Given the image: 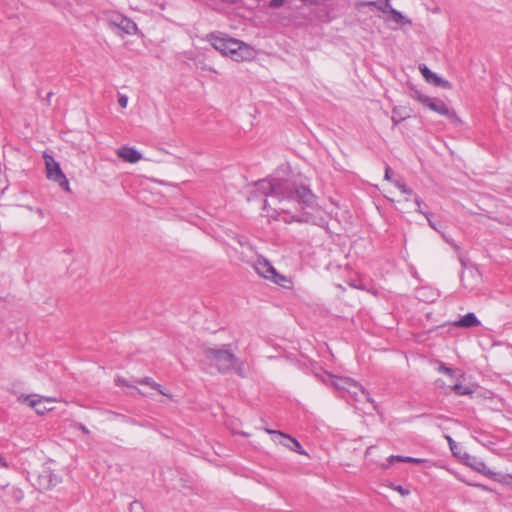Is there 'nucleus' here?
Listing matches in <instances>:
<instances>
[{
    "label": "nucleus",
    "mask_w": 512,
    "mask_h": 512,
    "mask_svg": "<svg viewBox=\"0 0 512 512\" xmlns=\"http://www.w3.org/2000/svg\"><path fill=\"white\" fill-rule=\"evenodd\" d=\"M256 187L259 193L268 197L263 209L270 207L276 213H291L299 207H311L316 201V196L308 187L298 186L286 179H263L256 183Z\"/></svg>",
    "instance_id": "1"
},
{
    "label": "nucleus",
    "mask_w": 512,
    "mask_h": 512,
    "mask_svg": "<svg viewBox=\"0 0 512 512\" xmlns=\"http://www.w3.org/2000/svg\"><path fill=\"white\" fill-rule=\"evenodd\" d=\"M228 347V345H223L221 348H205L204 355L210 364L215 366L219 372L227 373L233 370L238 375L244 376V363L241 362Z\"/></svg>",
    "instance_id": "2"
},
{
    "label": "nucleus",
    "mask_w": 512,
    "mask_h": 512,
    "mask_svg": "<svg viewBox=\"0 0 512 512\" xmlns=\"http://www.w3.org/2000/svg\"><path fill=\"white\" fill-rule=\"evenodd\" d=\"M208 40L215 50L235 61L248 60L253 56V49L237 39L210 34Z\"/></svg>",
    "instance_id": "3"
},
{
    "label": "nucleus",
    "mask_w": 512,
    "mask_h": 512,
    "mask_svg": "<svg viewBox=\"0 0 512 512\" xmlns=\"http://www.w3.org/2000/svg\"><path fill=\"white\" fill-rule=\"evenodd\" d=\"M46 167V176L49 180L57 183L65 191H70L69 182L60 168L59 163L53 156L44 153L43 155Z\"/></svg>",
    "instance_id": "4"
},
{
    "label": "nucleus",
    "mask_w": 512,
    "mask_h": 512,
    "mask_svg": "<svg viewBox=\"0 0 512 512\" xmlns=\"http://www.w3.org/2000/svg\"><path fill=\"white\" fill-rule=\"evenodd\" d=\"M379 11L386 15L384 18L385 22L392 21L396 24V27L393 29L404 28L405 26L412 25L411 19L403 15L400 11L394 9L391 6L390 0H384L383 5L379 7Z\"/></svg>",
    "instance_id": "5"
},
{
    "label": "nucleus",
    "mask_w": 512,
    "mask_h": 512,
    "mask_svg": "<svg viewBox=\"0 0 512 512\" xmlns=\"http://www.w3.org/2000/svg\"><path fill=\"white\" fill-rule=\"evenodd\" d=\"M55 398L50 397H42L37 394L31 395H20L18 397V402L27 403L31 408H33L37 414L43 415L45 412L52 410V407H47L45 403H53L55 402Z\"/></svg>",
    "instance_id": "6"
},
{
    "label": "nucleus",
    "mask_w": 512,
    "mask_h": 512,
    "mask_svg": "<svg viewBox=\"0 0 512 512\" xmlns=\"http://www.w3.org/2000/svg\"><path fill=\"white\" fill-rule=\"evenodd\" d=\"M329 378L331 379L332 385L337 390H343V391L350 390V389L359 390L366 397V400L368 402L373 403V400L369 397V393L363 388L362 385H360L353 379L348 378V377H337V376H333V375H329Z\"/></svg>",
    "instance_id": "7"
},
{
    "label": "nucleus",
    "mask_w": 512,
    "mask_h": 512,
    "mask_svg": "<svg viewBox=\"0 0 512 512\" xmlns=\"http://www.w3.org/2000/svg\"><path fill=\"white\" fill-rule=\"evenodd\" d=\"M61 482V477L56 475L49 467H43L36 478V485L40 490H50Z\"/></svg>",
    "instance_id": "8"
},
{
    "label": "nucleus",
    "mask_w": 512,
    "mask_h": 512,
    "mask_svg": "<svg viewBox=\"0 0 512 512\" xmlns=\"http://www.w3.org/2000/svg\"><path fill=\"white\" fill-rule=\"evenodd\" d=\"M266 432L268 434L274 435L275 436L274 441L289 448L291 451H295L302 455L306 454V452L303 450L300 443L295 438H292L291 436H288V435H286L280 431H276V430L266 429Z\"/></svg>",
    "instance_id": "9"
},
{
    "label": "nucleus",
    "mask_w": 512,
    "mask_h": 512,
    "mask_svg": "<svg viewBox=\"0 0 512 512\" xmlns=\"http://www.w3.org/2000/svg\"><path fill=\"white\" fill-rule=\"evenodd\" d=\"M464 464L471 467L473 470L481 473L486 477H490L492 470L480 459L469 455L467 452L463 453Z\"/></svg>",
    "instance_id": "10"
},
{
    "label": "nucleus",
    "mask_w": 512,
    "mask_h": 512,
    "mask_svg": "<svg viewBox=\"0 0 512 512\" xmlns=\"http://www.w3.org/2000/svg\"><path fill=\"white\" fill-rule=\"evenodd\" d=\"M253 267L256 273L266 280L270 281V276L275 275L276 269L265 258H258L253 264Z\"/></svg>",
    "instance_id": "11"
},
{
    "label": "nucleus",
    "mask_w": 512,
    "mask_h": 512,
    "mask_svg": "<svg viewBox=\"0 0 512 512\" xmlns=\"http://www.w3.org/2000/svg\"><path fill=\"white\" fill-rule=\"evenodd\" d=\"M116 153L120 159L127 163H137L142 159V154L133 147L123 146Z\"/></svg>",
    "instance_id": "12"
},
{
    "label": "nucleus",
    "mask_w": 512,
    "mask_h": 512,
    "mask_svg": "<svg viewBox=\"0 0 512 512\" xmlns=\"http://www.w3.org/2000/svg\"><path fill=\"white\" fill-rule=\"evenodd\" d=\"M450 325L457 328H472L479 326L480 321L473 312H469L457 320L450 321Z\"/></svg>",
    "instance_id": "13"
},
{
    "label": "nucleus",
    "mask_w": 512,
    "mask_h": 512,
    "mask_svg": "<svg viewBox=\"0 0 512 512\" xmlns=\"http://www.w3.org/2000/svg\"><path fill=\"white\" fill-rule=\"evenodd\" d=\"M111 23L128 35L134 34L137 30L136 24L129 18L123 16L117 17Z\"/></svg>",
    "instance_id": "14"
},
{
    "label": "nucleus",
    "mask_w": 512,
    "mask_h": 512,
    "mask_svg": "<svg viewBox=\"0 0 512 512\" xmlns=\"http://www.w3.org/2000/svg\"><path fill=\"white\" fill-rule=\"evenodd\" d=\"M419 69L422 76L428 83L433 84L434 86H441L444 84V81L433 73L427 66L420 65Z\"/></svg>",
    "instance_id": "15"
},
{
    "label": "nucleus",
    "mask_w": 512,
    "mask_h": 512,
    "mask_svg": "<svg viewBox=\"0 0 512 512\" xmlns=\"http://www.w3.org/2000/svg\"><path fill=\"white\" fill-rule=\"evenodd\" d=\"M270 281L279 285L280 287H282L284 289L290 290L293 288L292 279L285 275L278 273L277 271H275V275L270 276Z\"/></svg>",
    "instance_id": "16"
},
{
    "label": "nucleus",
    "mask_w": 512,
    "mask_h": 512,
    "mask_svg": "<svg viewBox=\"0 0 512 512\" xmlns=\"http://www.w3.org/2000/svg\"><path fill=\"white\" fill-rule=\"evenodd\" d=\"M136 383H138L140 385H147V386L151 387L152 389L157 390L160 394H162L166 397L172 398V395L169 392L165 391L160 384L153 381L150 377H144V378L137 379Z\"/></svg>",
    "instance_id": "17"
},
{
    "label": "nucleus",
    "mask_w": 512,
    "mask_h": 512,
    "mask_svg": "<svg viewBox=\"0 0 512 512\" xmlns=\"http://www.w3.org/2000/svg\"><path fill=\"white\" fill-rule=\"evenodd\" d=\"M426 107L434 112L441 114V115H446L448 113V108H447L446 104L438 98L431 97L430 102H428Z\"/></svg>",
    "instance_id": "18"
},
{
    "label": "nucleus",
    "mask_w": 512,
    "mask_h": 512,
    "mask_svg": "<svg viewBox=\"0 0 512 512\" xmlns=\"http://www.w3.org/2000/svg\"><path fill=\"white\" fill-rule=\"evenodd\" d=\"M489 478L503 485L512 487V474H503L500 472L492 471V474Z\"/></svg>",
    "instance_id": "19"
},
{
    "label": "nucleus",
    "mask_w": 512,
    "mask_h": 512,
    "mask_svg": "<svg viewBox=\"0 0 512 512\" xmlns=\"http://www.w3.org/2000/svg\"><path fill=\"white\" fill-rule=\"evenodd\" d=\"M450 389L453 390L457 395H470L473 393V389L470 385H463L462 383H455L450 385Z\"/></svg>",
    "instance_id": "20"
},
{
    "label": "nucleus",
    "mask_w": 512,
    "mask_h": 512,
    "mask_svg": "<svg viewBox=\"0 0 512 512\" xmlns=\"http://www.w3.org/2000/svg\"><path fill=\"white\" fill-rule=\"evenodd\" d=\"M450 452L452 455L456 458H458L462 463H464V457L463 453L465 451L462 450V448L456 444V442L450 437Z\"/></svg>",
    "instance_id": "21"
},
{
    "label": "nucleus",
    "mask_w": 512,
    "mask_h": 512,
    "mask_svg": "<svg viewBox=\"0 0 512 512\" xmlns=\"http://www.w3.org/2000/svg\"><path fill=\"white\" fill-rule=\"evenodd\" d=\"M8 493L14 503H19L24 498V492L20 488H17V487L9 488Z\"/></svg>",
    "instance_id": "22"
},
{
    "label": "nucleus",
    "mask_w": 512,
    "mask_h": 512,
    "mask_svg": "<svg viewBox=\"0 0 512 512\" xmlns=\"http://www.w3.org/2000/svg\"><path fill=\"white\" fill-rule=\"evenodd\" d=\"M411 96L417 101H419L421 104H423L425 107L427 106L428 102H430L431 98L419 90H413Z\"/></svg>",
    "instance_id": "23"
},
{
    "label": "nucleus",
    "mask_w": 512,
    "mask_h": 512,
    "mask_svg": "<svg viewBox=\"0 0 512 512\" xmlns=\"http://www.w3.org/2000/svg\"><path fill=\"white\" fill-rule=\"evenodd\" d=\"M453 249L458 256L461 266L463 268L469 269L470 262L465 256L462 255L460 247L456 244H453Z\"/></svg>",
    "instance_id": "24"
},
{
    "label": "nucleus",
    "mask_w": 512,
    "mask_h": 512,
    "mask_svg": "<svg viewBox=\"0 0 512 512\" xmlns=\"http://www.w3.org/2000/svg\"><path fill=\"white\" fill-rule=\"evenodd\" d=\"M449 123H450V130L452 128H462L464 126V123L462 122V120L452 111H450Z\"/></svg>",
    "instance_id": "25"
},
{
    "label": "nucleus",
    "mask_w": 512,
    "mask_h": 512,
    "mask_svg": "<svg viewBox=\"0 0 512 512\" xmlns=\"http://www.w3.org/2000/svg\"><path fill=\"white\" fill-rule=\"evenodd\" d=\"M383 3H384V0L383 1H361V2L357 3V6L358 7H363V6L376 7L379 10V7L381 5H383Z\"/></svg>",
    "instance_id": "26"
},
{
    "label": "nucleus",
    "mask_w": 512,
    "mask_h": 512,
    "mask_svg": "<svg viewBox=\"0 0 512 512\" xmlns=\"http://www.w3.org/2000/svg\"><path fill=\"white\" fill-rule=\"evenodd\" d=\"M404 460V456H400V455H391L388 459H387V464H383L382 465V468L383 469H387L389 467L390 464L394 463V462H403Z\"/></svg>",
    "instance_id": "27"
},
{
    "label": "nucleus",
    "mask_w": 512,
    "mask_h": 512,
    "mask_svg": "<svg viewBox=\"0 0 512 512\" xmlns=\"http://www.w3.org/2000/svg\"><path fill=\"white\" fill-rule=\"evenodd\" d=\"M130 512H144L143 506L140 502L134 501L130 504Z\"/></svg>",
    "instance_id": "28"
},
{
    "label": "nucleus",
    "mask_w": 512,
    "mask_h": 512,
    "mask_svg": "<svg viewBox=\"0 0 512 512\" xmlns=\"http://www.w3.org/2000/svg\"><path fill=\"white\" fill-rule=\"evenodd\" d=\"M71 427L75 429L81 430L84 434L88 435L90 434V430L83 424L73 421L71 423Z\"/></svg>",
    "instance_id": "29"
},
{
    "label": "nucleus",
    "mask_w": 512,
    "mask_h": 512,
    "mask_svg": "<svg viewBox=\"0 0 512 512\" xmlns=\"http://www.w3.org/2000/svg\"><path fill=\"white\" fill-rule=\"evenodd\" d=\"M395 185L402 191V193L407 195H412L413 191L409 189L405 184L400 181H395Z\"/></svg>",
    "instance_id": "30"
},
{
    "label": "nucleus",
    "mask_w": 512,
    "mask_h": 512,
    "mask_svg": "<svg viewBox=\"0 0 512 512\" xmlns=\"http://www.w3.org/2000/svg\"><path fill=\"white\" fill-rule=\"evenodd\" d=\"M392 488L398 493H400L402 496H407L410 493L408 489L404 488L401 485H392Z\"/></svg>",
    "instance_id": "31"
},
{
    "label": "nucleus",
    "mask_w": 512,
    "mask_h": 512,
    "mask_svg": "<svg viewBox=\"0 0 512 512\" xmlns=\"http://www.w3.org/2000/svg\"><path fill=\"white\" fill-rule=\"evenodd\" d=\"M346 392L349 393L357 401L360 399V396L366 399V397L359 390L350 389L346 390Z\"/></svg>",
    "instance_id": "32"
},
{
    "label": "nucleus",
    "mask_w": 512,
    "mask_h": 512,
    "mask_svg": "<svg viewBox=\"0 0 512 512\" xmlns=\"http://www.w3.org/2000/svg\"><path fill=\"white\" fill-rule=\"evenodd\" d=\"M403 462L419 464V463H422V462H423V460H422V459H420V458H414V457L404 456V460H403Z\"/></svg>",
    "instance_id": "33"
},
{
    "label": "nucleus",
    "mask_w": 512,
    "mask_h": 512,
    "mask_svg": "<svg viewBox=\"0 0 512 512\" xmlns=\"http://www.w3.org/2000/svg\"><path fill=\"white\" fill-rule=\"evenodd\" d=\"M284 2L285 0H271L269 6L271 8H280L281 6H283Z\"/></svg>",
    "instance_id": "34"
},
{
    "label": "nucleus",
    "mask_w": 512,
    "mask_h": 512,
    "mask_svg": "<svg viewBox=\"0 0 512 512\" xmlns=\"http://www.w3.org/2000/svg\"><path fill=\"white\" fill-rule=\"evenodd\" d=\"M118 103L122 108H126L128 104V97L126 95H120Z\"/></svg>",
    "instance_id": "35"
},
{
    "label": "nucleus",
    "mask_w": 512,
    "mask_h": 512,
    "mask_svg": "<svg viewBox=\"0 0 512 512\" xmlns=\"http://www.w3.org/2000/svg\"><path fill=\"white\" fill-rule=\"evenodd\" d=\"M116 383L119 386L123 385V386L131 387V385L125 379H122V378H117Z\"/></svg>",
    "instance_id": "36"
},
{
    "label": "nucleus",
    "mask_w": 512,
    "mask_h": 512,
    "mask_svg": "<svg viewBox=\"0 0 512 512\" xmlns=\"http://www.w3.org/2000/svg\"><path fill=\"white\" fill-rule=\"evenodd\" d=\"M437 370H438L439 372L448 373V367L446 366V364H445V363H441V364L438 366Z\"/></svg>",
    "instance_id": "37"
},
{
    "label": "nucleus",
    "mask_w": 512,
    "mask_h": 512,
    "mask_svg": "<svg viewBox=\"0 0 512 512\" xmlns=\"http://www.w3.org/2000/svg\"><path fill=\"white\" fill-rule=\"evenodd\" d=\"M435 386L436 388H441V389H444L445 388V382L441 379H438L435 381Z\"/></svg>",
    "instance_id": "38"
},
{
    "label": "nucleus",
    "mask_w": 512,
    "mask_h": 512,
    "mask_svg": "<svg viewBox=\"0 0 512 512\" xmlns=\"http://www.w3.org/2000/svg\"><path fill=\"white\" fill-rule=\"evenodd\" d=\"M0 467L7 468L8 464L5 460V458L0 454Z\"/></svg>",
    "instance_id": "39"
},
{
    "label": "nucleus",
    "mask_w": 512,
    "mask_h": 512,
    "mask_svg": "<svg viewBox=\"0 0 512 512\" xmlns=\"http://www.w3.org/2000/svg\"><path fill=\"white\" fill-rule=\"evenodd\" d=\"M390 173H391V169L387 166L386 169H385V176L384 177L388 181L391 179Z\"/></svg>",
    "instance_id": "40"
},
{
    "label": "nucleus",
    "mask_w": 512,
    "mask_h": 512,
    "mask_svg": "<svg viewBox=\"0 0 512 512\" xmlns=\"http://www.w3.org/2000/svg\"><path fill=\"white\" fill-rule=\"evenodd\" d=\"M414 202H415V205L417 206V211H419V212H420L421 202H420L419 197H417V196H416V197L414 198Z\"/></svg>",
    "instance_id": "41"
},
{
    "label": "nucleus",
    "mask_w": 512,
    "mask_h": 512,
    "mask_svg": "<svg viewBox=\"0 0 512 512\" xmlns=\"http://www.w3.org/2000/svg\"><path fill=\"white\" fill-rule=\"evenodd\" d=\"M374 448H375V446H373V445L369 446V447L366 449V451H365V456H366V457H367V456H369V455L371 454V452H372V450H373Z\"/></svg>",
    "instance_id": "42"
},
{
    "label": "nucleus",
    "mask_w": 512,
    "mask_h": 512,
    "mask_svg": "<svg viewBox=\"0 0 512 512\" xmlns=\"http://www.w3.org/2000/svg\"><path fill=\"white\" fill-rule=\"evenodd\" d=\"M460 278H461V281H462L463 285H464L465 287H467V285H466V284H465V282H464V274H463V273H461Z\"/></svg>",
    "instance_id": "43"
},
{
    "label": "nucleus",
    "mask_w": 512,
    "mask_h": 512,
    "mask_svg": "<svg viewBox=\"0 0 512 512\" xmlns=\"http://www.w3.org/2000/svg\"><path fill=\"white\" fill-rule=\"evenodd\" d=\"M477 486H478V487H480V488H482L483 490H488V488H487L485 485H481V484H479V485H477Z\"/></svg>",
    "instance_id": "44"
},
{
    "label": "nucleus",
    "mask_w": 512,
    "mask_h": 512,
    "mask_svg": "<svg viewBox=\"0 0 512 512\" xmlns=\"http://www.w3.org/2000/svg\"><path fill=\"white\" fill-rule=\"evenodd\" d=\"M449 373H450V378H452L454 376V371L452 370V368H450Z\"/></svg>",
    "instance_id": "45"
},
{
    "label": "nucleus",
    "mask_w": 512,
    "mask_h": 512,
    "mask_svg": "<svg viewBox=\"0 0 512 512\" xmlns=\"http://www.w3.org/2000/svg\"><path fill=\"white\" fill-rule=\"evenodd\" d=\"M469 272H470L471 274H473V273H477V271H475V270H474V269H472V268H471V269H469Z\"/></svg>",
    "instance_id": "46"
},
{
    "label": "nucleus",
    "mask_w": 512,
    "mask_h": 512,
    "mask_svg": "<svg viewBox=\"0 0 512 512\" xmlns=\"http://www.w3.org/2000/svg\"><path fill=\"white\" fill-rule=\"evenodd\" d=\"M136 390H137V392H138L139 394L144 395V393H143L140 389H136Z\"/></svg>",
    "instance_id": "47"
},
{
    "label": "nucleus",
    "mask_w": 512,
    "mask_h": 512,
    "mask_svg": "<svg viewBox=\"0 0 512 512\" xmlns=\"http://www.w3.org/2000/svg\"><path fill=\"white\" fill-rule=\"evenodd\" d=\"M51 96H52V93L50 92V93L48 94V100H51Z\"/></svg>",
    "instance_id": "48"
},
{
    "label": "nucleus",
    "mask_w": 512,
    "mask_h": 512,
    "mask_svg": "<svg viewBox=\"0 0 512 512\" xmlns=\"http://www.w3.org/2000/svg\"><path fill=\"white\" fill-rule=\"evenodd\" d=\"M429 222L431 221L429 220ZM430 225L432 226V228L436 229L435 225H433L432 223H430Z\"/></svg>",
    "instance_id": "49"
},
{
    "label": "nucleus",
    "mask_w": 512,
    "mask_h": 512,
    "mask_svg": "<svg viewBox=\"0 0 512 512\" xmlns=\"http://www.w3.org/2000/svg\"><path fill=\"white\" fill-rule=\"evenodd\" d=\"M2 301V298L0 297V302Z\"/></svg>",
    "instance_id": "50"
}]
</instances>
